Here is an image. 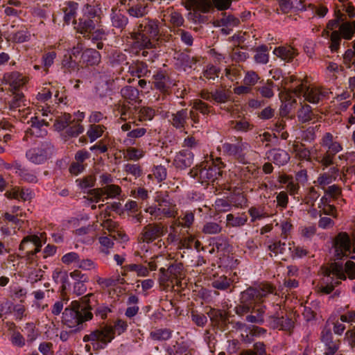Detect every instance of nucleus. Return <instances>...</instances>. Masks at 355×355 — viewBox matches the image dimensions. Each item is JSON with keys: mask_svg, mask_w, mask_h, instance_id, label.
I'll list each match as a JSON object with an SVG mask.
<instances>
[{"mask_svg": "<svg viewBox=\"0 0 355 355\" xmlns=\"http://www.w3.org/2000/svg\"><path fill=\"white\" fill-rule=\"evenodd\" d=\"M97 304V300L94 293H89L79 300H73L62 313V322L71 329L70 331H62L60 338L63 342L67 341L70 334L76 333L82 329V324L92 319V311Z\"/></svg>", "mask_w": 355, "mask_h": 355, "instance_id": "1", "label": "nucleus"}, {"mask_svg": "<svg viewBox=\"0 0 355 355\" xmlns=\"http://www.w3.org/2000/svg\"><path fill=\"white\" fill-rule=\"evenodd\" d=\"M273 291V287L266 283L260 284L254 287H249L241 293L240 303L235 307L236 313L240 316L250 313L256 302H263V299L272 293Z\"/></svg>", "mask_w": 355, "mask_h": 355, "instance_id": "2", "label": "nucleus"}, {"mask_svg": "<svg viewBox=\"0 0 355 355\" xmlns=\"http://www.w3.org/2000/svg\"><path fill=\"white\" fill-rule=\"evenodd\" d=\"M138 31L131 34L135 44L141 49H151L155 44L152 40L156 41L159 33L158 21L149 18H144L137 26Z\"/></svg>", "mask_w": 355, "mask_h": 355, "instance_id": "3", "label": "nucleus"}, {"mask_svg": "<svg viewBox=\"0 0 355 355\" xmlns=\"http://www.w3.org/2000/svg\"><path fill=\"white\" fill-rule=\"evenodd\" d=\"M222 167L223 164L220 162V158H217L216 162L209 159L200 163L197 168L191 169L189 174L192 178L198 175L202 183L214 182L222 175Z\"/></svg>", "mask_w": 355, "mask_h": 355, "instance_id": "4", "label": "nucleus"}, {"mask_svg": "<svg viewBox=\"0 0 355 355\" xmlns=\"http://www.w3.org/2000/svg\"><path fill=\"white\" fill-rule=\"evenodd\" d=\"M53 153V146L49 141H44L39 146L29 149L26 153V158L35 164L44 163Z\"/></svg>", "mask_w": 355, "mask_h": 355, "instance_id": "5", "label": "nucleus"}, {"mask_svg": "<svg viewBox=\"0 0 355 355\" xmlns=\"http://www.w3.org/2000/svg\"><path fill=\"white\" fill-rule=\"evenodd\" d=\"M274 313L269 314V326L275 329H278L283 331H291L294 327V322L291 318L284 317L282 311L281 306L279 304L273 305Z\"/></svg>", "mask_w": 355, "mask_h": 355, "instance_id": "6", "label": "nucleus"}, {"mask_svg": "<svg viewBox=\"0 0 355 355\" xmlns=\"http://www.w3.org/2000/svg\"><path fill=\"white\" fill-rule=\"evenodd\" d=\"M110 330H103L102 328L92 331L89 334L83 337V342H91L94 350L104 349L107 345L112 340L110 336Z\"/></svg>", "mask_w": 355, "mask_h": 355, "instance_id": "7", "label": "nucleus"}, {"mask_svg": "<svg viewBox=\"0 0 355 355\" xmlns=\"http://www.w3.org/2000/svg\"><path fill=\"white\" fill-rule=\"evenodd\" d=\"M154 87L164 94H170L176 85V80L171 73L159 70L153 76Z\"/></svg>", "mask_w": 355, "mask_h": 355, "instance_id": "8", "label": "nucleus"}, {"mask_svg": "<svg viewBox=\"0 0 355 355\" xmlns=\"http://www.w3.org/2000/svg\"><path fill=\"white\" fill-rule=\"evenodd\" d=\"M189 3L193 10L205 13L209 11L213 5L219 10L228 9L232 0H189Z\"/></svg>", "mask_w": 355, "mask_h": 355, "instance_id": "9", "label": "nucleus"}, {"mask_svg": "<svg viewBox=\"0 0 355 355\" xmlns=\"http://www.w3.org/2000/svg\"><path fill=\"white\" fill-rule=\"evenodd\" d=\"M248 143L243 142L241 137L236 139L235 143H225L222 148L223 152L229 155L234 156L240 162H245V151L249 148Z\"/></svg>", "mask_w": 355, "mask_h": 355, "instance_id": "10", "label": "nucleus"}, {"mask_svg": "<svg viewBox=\"0 0 355 355\" xmlns=\"http://www.w3.org/2000/svg\"><path fill=\"white\" fill-rule=\"evenodd\" d=\"M321 270L329 282H333L334 288L341 283L340 280L346 279L343 265L336 262L330 263L329 266H322Z\"/></svg>", "mask_w": 355, "mask_h": 355, "instance_id": "11", "label": "nucleus"}, {"mask_svg": "<svg viewBox=\"0 0 355 355\" xmlns=\"http://www.w3.org/2000/svg\"><path fill=\"white\" fill-rule=\"evenodd\" d=\"M160 270L162 273L161 281L165 289L175 291V286H178V264L173 263L166 270L164 268Z\"/></svg>", "mask_w": 355, "mask_h": 355, "instance_id": "12", "label": "nucleus"}, {"mask_svg": "<svg viewBox=\"0 0 355 355\" xmlns=\"http://www.w3.org/2000/svg\"><path fill=\"white\" fill-rule=\"evenodd\" d=\"M335 257L336 259H341L347 256V252H350L351 241L346 232L339 233L335 239Z\"/></svg>", "mask_w": 355, "mask_h": 355, "instance_id": "13", "label": "nucleus"}, {"mask_svg": "<svg viewBox=\"0 0 355 355\" xmlns=\"http://www.w3.org/2000/svg\"><path fill=\"white\" fill-rule=\"evenodd\" d=\"M141 234L143 242L152 243L164 235L163 227L158 223L148 224L143 228Z\"/></svg>", "mask_w": 355, "mask_h": 355, "instance_id": "14", "label": "nucleus"}, {"mask_svg": "<svg viewBox=\"0 0 355 355\" xmlns=\"http://www.w3.org/2000/svg\"><path fill=\"white\" fill-rule=\"evenodd\" d=\"M321 340L326 346L324 355H334L340 345L339 340H333L332 334L329 328L324 327L321 333Z\"/></svg>", "mask_w": 355, "mask_h": 355, "instance_id": "15", "label": "nucleus"}, {"mask_svg": "<svg viewBox=\"0 0 355 355\" xmlns=\"http://www.w3.org/2000/svg\"><path fill=\"white\" fill-rule=\"evenodd\" d=\"M262 302H256L254 304L251 311L246 315L245 320L248 322L262 324L264 322V315L266 313V306L262 305Z\"/></svg>", "mask_w": 355, "mask_h": 355, "instance_id": "16", "label": "nucleus"}, {"mask_svg": "<svg viewBox=\"0 0 355 355\" xmlns=\"http://www.w3.org/2000/svg\"><path fill=\"white\" fill-rule=\"evenodd\" d=\"M150 6L148 0H137L132 5L128 4L127 11L131 17H143L148 13Z\"/></svg>", "mask_w": 355, "mask_h": 355, "instance_id": "17", "label": "nucleus"}, {"mask_svg": "<svg viewBox=\"0 0 355 355\" xmlns=\"http://www.w3.org/2000/svg\"><path fill=\"white\" fill-rule=\"evenodd\" d=\"M163 21L170 31L175 35L178 31V12L173 7H169L164 11Z\"/></svg>", "mask_w": 355, "mask_h": 355, "instance_id": "18", "label": "nucleus"}, {"mask_svg": "<svg viewBox=\"0 0 355 355\" xmlns=\"http://www.w3.org/2000/svg\"><path fill=\"white\" fill-rule=\"evenodd\" d=\"M273 53L287 62H291L298 55L297 50L291 46L276 47L273 51Z\"/></svg>", "mask_w": 355, "mask_h": 355, "instance_id": "19", "label": "nucleus"}, {"mask_svg": "<svg viewBox=\"0 0 355 355\" xmlns=\"http://www.w3.org/2000/svg\"><path fill=\"white\" fill-rule=\"evenodd\" d=\"M101 55L94 49H87L81 54V60L83 64L87 66L98 65L101 62Z\"/></svg>", "mask_w": 355, "mask_h": 355, "instance_id": "20", "label": "nucleus"}, {"mask_svg": "<svg viewBox=\"0 0 355 355\" xmlns=\"http://www.w3.org/2000/svg\"><path fill=\"white\" fill-rule=\"evenodd\" d=\"M179 70H182L187 73H189L192 70L195 69L197 62L194 57H191L189 54L184 53H182L179 55Z\"/></svg>", "mask_w": 355, "mask_h": 355, "instance_id": "21", "label": "nucleus"}, {"mask_svg": "<svg viewBox=\"0 0 355 355\" xmlns=\"http://www.w3.org/2000/svg\"><path fill=\"white\" fill-rule=\"evenodd\" d=\"M268 158L272 161L274 164L282 166L288 162L290 157L285 150L281 149H273L270 151Z\"/></svg>", "mask_w": 355, "mask_h": 355, "instance_id": "22", "label": "nucleus"}, {"mask_svg": "<svg viewBox=\"0 0 355 355\" xmlns=\"http://www.w3.org/2000/svg\"><path fill=\"white\" fill-rule=\"evenodd\" d=\"M111 21L114 27L123 30L127 26L128 19L125 15L121 14L119 10L117 11L116 8H112Z\"/></svg>", "mask_w": 355, "mask_h": 355, "instance_id": "23", "label": "nucleus"}, {"mask_svg": "<svg viewBox=\"0 0 355 355\" xmlns=\"http://www.w3.org/2000/svg\"><path fill=\"white\" fill-rule=\"evenodd\" d=\"M98 25H99L98 19H93L84 16L79 19L78 26L80 29V33L83 34V37H85V35H87V33H89V32L94 30Z\"/></svg>", "mask_w": 355, "mask_h": 355, "instance_id": "24", "label": "nucleus"}, {"mask_svg": "<svg viewBox=\"0 0 355 355\" xmlns=\"http://www.w3.org/2000/svg\"><path fill=\"white\" fill-rule=\"evenodd\" d=\"M340 35L345 40H350L355 33V21H343L339 26Z\"/></svg>", "mask_w": 355, "mask_h": 355, "instance_id": "25", "label": "nucleus"}, {"mask_svg": "<svg viewBox=\"0 0 355 355\" xmlns=\"http://www.w3.org/2000/svg\"><path fill=\"white\" fill-rule=\"evenodd\" d=\"M268 249L273 253L275 256H277L278 254L284 256L291 252V247L290 243L287 245L286 243L277 241L268 245Z\"/></svg>", "mask_w": 355, "mask_h": 355, "instance_id": "26", "label": "nucleus"}, {"mask_svg": "<svg viewBox=\"0 0 355 355\" xmlns=\"http://www.w3.org/2000/svg\"><path fill=\"white\" fill-rule=\"evenodd\" d=\"M62 67L64 69V73H76V76H78V71L80 67L78 62L73 60L71 56L64 55L62 62Z\"/></svg>", "mask_w": 355, "mask_h": 355, "instance_id": "27", "label": "nucleus"}, {"mask_svg": "<svg viewBox=\"0 0 355 355\" xmlns=\"http://www.w3.org/2000/svg\"><path fill=\"white\" fill-rule=\"evenodd\" d=\"M193 161V155L189 149H183L179 152V169L190 167Z\"/></svg>", "mask_w": 355, "mask_h": 355, "instance_id": "28", "label": "nucleus"}, {"mask_svg": "<svg viewBox=\"0 0 355 355\" xmlns=\"http://www.w3.org/2000/svg\"><path fill=\"white\" fill-rule=\"evenodd\" d=\"M106 35L107 33L101 27V25L99 24L94 30H92L89 32V33H87V35H85L84 37L91 40L93 42H96L105 39Z\"/></svg>", "mask_w": 355, "mask_h": 355, "instance_id": "29", "label": "nucleus"}, {"mask_svg": "<svg viewBox=\"0 0 355 355\" xmlns=\"http://www.w3.org/2000/svg\"><path fill=\"white\" fill-rule=\"evenodd\" d=\"M231 92L226 89H216L212 92V100L218 103H225L230 98Z\"/></svg>", "mask_w": 355, "mask_h": 355, "instance_id": "30", "label": "nucleus"}, {"mask_svg": "<svg viewBox=\"0 0 355 355\" xmlns=\"http://www.w3.org/2000/svg\"><path fill=\"white\" fill-rule=\"evenodd\" d=\"M227 227H241L245 224L248 220V217L243 214L240 216L235 217L232 214H229L226 217Z\"/></svg>", "mask_w": 355, "mask_h": 355, "instance_id": "31", "label": "nucleus"}, {"mask_svg": "<svg viewBox=\"0 0 355 355\" xmlns=\"http://www.w3.org/2000/svg\"><path fill=\"white\" fill-rule=\"evenodd\" d=\"M127 324L121 320H118L114 325L112 327V326H105L103 327H102V329L103 330H105V329H109L110 330V336L112 338V340L114 338V336H115V334L117 333L118 335H120L122 333H123L126 329H127Z\"/></svg>", "mask_w": 355, "mask_h": 355, "instance_id": "32", "label": "nucleus"}, {"mask_svg": "<svg viewBox=\"0 0 355 355\" xmlns=\"http://www.w3.org/2000/svg\"><path fill=\"white\" fill-rule=\"evenodd\" d=\"M220 70L219 68L214 65H208L202 72V76L200 77V79L206 80L209 81H214L219 77Z\"/></svg>", "mask_w": 355, "mask_h": 355, "instance_id": "33", "label": "nucleus"}, {"mask_svg": "<svg viewBox=\"0 0 355 355\" xmlns=\"http://www.w3.org/2000/svg\"><path fill=\"white\" fill-rule=\"evenodd\" d=\"M335 19L329 21L327 28L329 30H334L340 26L343 21L346 20L345 15L341 12L340 9H335L334 12Z\"/></svg>", "mask_w": 355, "mask_h": 355, "instance_id": "34", "label": "nucleus"}, {"mask_svg": "<svg viewBox=\"0 0 355 355\" xmlns=\"http://www.w3.org/2000/svg\"><path fill=\"white\" fill-rule=\"evenodd\" d=\"M313 114L310 105H305L297 112V118L302 123H306L311 121L313 119Z\"/></svg>", "mask_w": 355, "mask_h": 355, "instance_id": "35", "label": "nucleus"}, {"mask_svg": "<svg viewBox=\"0 0 355 355\" xmlns=\"http://www.w3.org/2000/svg\"><path fill=\"white\" fill-rule=\"evenodd\" d=\"M232 280L230 278H227L225 275H221L215 278L212 281L211 285L215 288L219 290H226L230 286Z\"/></svg>", "mask_w": 355, "mask_h": 355, "instance_id": "36", "label": "nucleus"}, {"mask_svg": "<svg viewBox=\"0 0 355 355\" xmlns=\"http://www.w3.org/2000/svg\"><path fill=\"white\" fill-rule=\"evenodd\" d=\"M129 70L133 76L141 77L145 76L147 73V64L142 62H137L131 64Z\"/></svg>", "mask_w": 355, "mask_h": 355, "instance_id": "37", "label": "nucleus"}, {"mask_svg": "<svg viewBox=\"0 0 355 355\" xmlns=\"http://www.w3.org/2000/svg\"><path fill=\"white\" fill-rule=\"evenodd\" d=\"M305 99L312 103H318L320 98V92L316 88L306 87V90L304 94Z\"/></svg>", "mask_w": 355, "mask_h": 355, "instance_id": "38", "label": "nucleus"}, {"mask_svg": "<svg viewBox=\"0 0 355 355\" xmlns=\"http://www.w3.org/2000/svg\"><path fill=\"white\" fill-rule=\"evenodd\" d=\"M78 6V4L74 1L67 2V7L63 9L64 12V20L67 24H69L74 17Z\"/></svg>", "mask_w": 355, "mask_h": 355, "instance_id": "39", "label": "nucleus"}, {"mask_svg": "<svg viewBox=\"0 0 355 355\" xmlns=\"http://www.w3.org/2000/svg\"><path fill=\"white\" fill-rule=\"evenodd\" d=\"M121 96L130 101H135L139 96V90L132 86H125L121 89Z\"/></svg>", "mask_w": 355, "mask_h": 355, "instance_id": "40", "label": "nucleus"}, {"mask_svg": "<svg viewBox=\"0 0 355 355\" xmlns=\"http://www.w3.org/2000/svg\"><path fill=\"white\" fill-rule=\"evenodd\" d=\"M268 49L265 45H261L256 49L254 60L257 63L266 64L268 62V55L266 53Z\"/></svg>", "mask_w": 355, "mask_h": 355, "instance_id": "41", "label": "nucleus"}, {"mask_svg": "<svg viewBox=\"0 0 355 355\" xmlns=\"http://www.w3.org/2000/svg\"><path fill=\"white\" fill-rule=\"evenodd\" d=\"M207 315L210 318L211 320L215 322H226L228 320L226 314L219 309H210L209 311L207 312Z\"/></svg>", "mask_w": 355, "mask_h": 355, "instance_id": "42", "label": "nucleus"}, {"mask_svg": "<svg viewBox=\"0 0 355 355\" xmlns=\"http://www.w3.org/2000/svg\"><path fill=\"white\" fill-rule=\"evenodd\" d=\"M273 87L274 83L271 80H268L265 84L257 89L263 97L270 98L274 95L272 90Z\"/></svg>", "mask_w": 355, "mask_h": 355, "instance_id": "43", "label": "nucleus"}, {"mask_svg": "<svg viewBox=\"0 0 355 355\" xmlns=\"http://www.w3.org/2000/svg\"><path fill=\"white\" fill-rule=\"evenodd\" d=\"M96 95L101 99L110 96L112 94V90L109 84L106 83H101L96 87Z\"/></svg>", "mask_w": 355, "mask_h": 355, "instance_id": "44", "label": "nucleus"}, {"mask_svg": "<svg viewBox=\"0 0 355 355\" xmlns=\"http://www.w3.org/2000/svg\"><path fill=\"white\" fill-rule=\"evenodd\" d=\"M71 116L69 114L64 113L59 119L56 120L55 125L59 130H63L72 123Z\"/></svg>", "mask_w": 355, "mask_h": 355, "instance_id": "45", "label": "nucleus"}, {"mask_svg": "<svg viewBox=\"0 0 355 355\" xmlns=\"http://www.w3.org/2000/svg\"><path fill=\"white\" fill-rule=\"evenodd\" d=\"M222 230V227L217 223L209 222L204 225L202 232L207 234H219Z\"/></svg>", "mask_w": 355, "mask_h": 355, "instance_id": "46", "label": "nucleus"}, {"mask_svg": "<svg viewBox=\"0 0 355 355\" xmlns=\"http://www.w3.org/2000/svg\"><path fill=\"white\" fill-rule=\"evenodd\" d=\"M296 104V100H288L286 102L283 103L279 108V117L280 118H284L288 116V114L291 112V110L293 109L294 105Z\"/></svg>", "mask_w": 355, "mask_h": 355, "instance_id": "47", "label": "nucleus"}, {"mask_svg": "<svg viewBox=\"0 0 355 355\" xmlns=\"http://www.w3.org/2000/svg\"><path fill=\"white\" fill-rule=\"evenodd\" d=\"M335 9H340L341 12L344 13L346 17H348L349 19L355 17V8L351 2L340 6H336Z\"/></svg>", "mask_w": 355, "mask_h": 355, "instance_id": "48", "label": "nucleus"}, {"mask_svg": "<svg viewBox=\"0 0 355 355\" xmlns=\"http://www.w3.org/2000/svg\"><path fill=\"white\" fill-rule=\"evenodd\" d=\"M222 26L227 27H234L239 25L240 21L237 17L233 15H226V13L223 14V17L220 19Z\"/></svg>", "mask_w": 355, "mask_h": 355, "instance_id": "49", "label": "nucleus"}, {"mask_svg": "<svg viewBox=\"0 0 355 355\" xmlns=\"http://www.w3.org/2000/svg\"><path fill=\"white\" fill-rule=\"evenodd\" d=\"M183 216L181 217V220H179V227L189 228L194 221V215L191 211H186L183 213Z\"/></svg>", "mask_w": 355, "mask_h": 355, "instance_id": "50", "label": "nucleus"}, {"mask_svg": "<svg viewBox=\"0 0 355 355\" xmlns=\"http://www.w3.org/2000/svg\"><path fill=\"white\" fill-rule=\"evenodd\" d=\"M90 141L94 142L96 139L101 137L103 130L100 125H91L87 132Z\"/></svg>", "mask_w": 355, "mask_h": 355, "instance_id": "51", "label": "nucleus"}, {"mask_svg": "<svg viewBox=\"0 0 355 355\" xmlns=\"http://www.w3.org/2000/svg\"><path fill=\"white\" fill-rule=\"evenodd\" d=\"M96 178L94 176H86L83 179H77L78 185L82 189H89L94 186Z\"/></svg>", "mask_w": 355, "mask_h": 355, "instance_id": "52", "label": "nucleus"}, {"mask_svg": "<svg viewBox=\"0 0 355 355\" xmlns=\"http://www.w3.org/2000/svg\"><path fill=\"white\" fill-rule=\"evenodd\" d=\"M231 128L237 131H247L250 128V124L248 121L245 119H241L239 121H231Z\"/></svg>", "mask_w": 355, "mask_h": 355, "instance_id": "53", "label": "nucleus"}, {"mask_svg": "<svg viewBox=\"0 0 355 355\" xmlns=\"http://www.w3.org/2000/svg\"><path fill=\"white\" fill-rule=\"evenodd\" d=\"M150 336L157 340H166L171 337V331L166 329H157L150 333Z\"/></svg>", "mask_w": 355, "mask_h": 355, "instance_id": "54", "label": "nucleus"}, {"mask_svg": "<svg viewBox=\"0 0 355 355\" xmlns=\"http://www.w3.org/2000/svg\"><path fill=\"white\" fill-rule=\"evenodd\" d=\"M331 44L329 48L331 51H336L339 49L341 36L338 31H334L330 37Z\"/></svg>", "mask_w": 355, "mask_h": 355, "instance_id": "55", "label": "nucleus"}, {"mask_svg": "<svg viewBox=\"0 0 355 355\" xmlns=\"http://www.w3.org/2000/svg\"><path fill=\"white\" fill-rule=\"evenodd\" d=\"M241 71L242 68L240 66H233L225 69V75L234 81L241 76Z\"/></svg>", "mask_w": 355, "mask_h": 355, "instance_id": "56", "label": "nucleus"}, {"mask_svg": "<svg viewBox=\"0 0 355 355\" xmlns=\"http://www.w3.org/2000/svg\"><path fill=\"white\" fill-rule=\"evenodd\" d=\"M84 131V128L80 124H75L72 126H68L66 129V136L69 137H75L78 136Z\"/></svg>", "mask_w": 355, "mask_h": 355, "instance_id": "57", "label": "nucleus"}, {"mask_svg": "<svg viewBox=\"0 0 355 355\" xmlns=\"http://www.w3.org/2000/svg\"><path fill=\"white\" fill-rule=\"evenodd\" d=\"M259 79V77L256 72L250 71L246 73L244 77L243 84L252 87L258 82Z\"/></svg>", "mask_w": 355, "mask_h": 355, "instance_id": "58", "label": "nucleus"}, {"mask_svg": "<svg viewBox=\"0 0 355 355\" xmlns=\"http://www.w3.org/2000/svg\"><path fill=\"white\" fill-rule=\"evenodd\" d=\"M181 134V135H179V137H181L184 139L182 147L187 148V149H189L192 148L196 145V140L194 137L191 135H189L186 137L187 132L184 131H179V134Z\"/></svg>", "mask_w": 355, "mask_h": 355, "instance_id": "59", "label": "nucleus"}, {"mask_svg": "<svg viewBox=\"0 0 355 355\" xmlns=\"http://www.w3.org/2000/svg\"><path fill=\"white\" fill-rule=\"evenodd\" d=\"M31 35L25 31H19L13 34L12 40L15 42L23 43L30 40Z\"/></svg>", "mask_w": 355, "mask_h": 355, "instance_id": "60", "label": "nucleus"}, {"mask_svg": "<svg viewBox=\"0 0 355 355\" xmlns=\"http://www.w3.org/2000/svg\"><path fill=\"white\" fill-rule=\"evenodd\" d=\"M139 114V116L140 118L139 120L141 121L151 120L154 116L155 112L153 109L150 107H142L140 109Z\"/></svg>", "mask_w": 355, "mask_h": 355, "instance_id": "61", "label": "nucleus"}, {"mask_svg": "<svg viewBox=\"0 0 355 355\" xmlns=\"http://www.w3.org/2000/svg\"><path fill=\"white\" fill-rule=\"evenodd\" d=\"M191 318L192 320L198 327H204L207 322V318L205 315L202 313H198L194 311H191Z\"/></svg>", "mask_w": 355, "mask_h": 355, "instance_id": "62", "label": "nucleus"}, {"mask_svg": "<svg viewBox=\"0 0 355 355\" xmlns=\"http://www.w3.org/2000/svg\"><path fill=\"white\" fill-rule=\"evenodd\" d=\"M215 208L218 211L225 212L230 210L231 205L227 200L218 199L215 202Z\"/></svg>", "mask_w": 355, "mask_h": 355, "instance_id": "63", "label": "nucleus"}, {"mask_svg": "<svg viewBox=\"0 0 355 355\" xmlns=\"http://www.w3.org/2000/svg\"><path fill=\"white\" fill-rule=\"evenodd\" d=\"M153 171V175L155 177L158 182L164 180L166 177V169L162 166H155Z\"/></svg>", "mask_w": 355, "mask_h": 355, "instance_id": "64", "label": "nucleus"}]
</instances>
